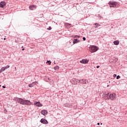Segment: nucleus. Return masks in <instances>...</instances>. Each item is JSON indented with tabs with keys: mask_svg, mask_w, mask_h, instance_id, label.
<instances>
[{
	"mask_svg": "<svg viewBox=\"0 0 127 127\" xmlns=\"http://www.w3.org/2000/svg\"><path fill=\"white\" fill-rule=\"evenodd\" d=\"M16 101L19 104H20L21 105H23L24 99L20 98H17L16 99Z\"/></svg>",
	"mask_w": 127,
	"mask_h": 127,
	"instance_id": "7ed1b4c3",
	"label": "nucleus"
},
{
	"mask_svg": "<svg viewBox=\"0 0 127 127\" xmlns=\"http://www.w3.org/2000/svg\"><path fill=\"white\" fill-rule=\"evenodd\" d=\"M110 86V85H107V87H109Z\"/></svg>",
	"mask_w": 127,
	"mask_h": 127,
	"instance_id": "4c0bfd02",
	"label": "nucleus"
},
{
	"mask_svg": "<svg viewBox=\"0 0 127 127\" xmlns=\"http://www.w3.org/2000/svg\"><path fill=\"white\" fill-rule=\"evenodd\" d=\"M29 8L31 10H34V9H36V6L35 5H30L29 7Z\"/></svg>",
	"mask_w": 127,
	"mask_h": 127,
	"instance_id": "1a4fd4ad",
	"label": "nucleus"
},
{
	"mask_svg": "<svg viewBox=\"0 0 127 127\" xmlns=\"http://www.w3.org/2000/svg\"><path fill=\"white\" fill-rule=\"evenodd\" d=\"M81 84H83V85H86V84H88L89 83V81L88 79H83L80 80Z\"/></svg>",
	"mask_w": 127,
	"mask_h": 127,
	"instance_id": "39448f33",
	"label": "nucleus"
},
{
	"mask_svg": "<svg viewBox=\"0 0 127 127\" xmlns=\"http://www.w3.org/2000/svg\"><path fill=\"white\" fill-rule=\"evenodd\" d=\"M15 70L16 69V67H15Z\"/></svg>",
	"mask_w": 127,
	"mask_h": 127,
	"instance_id": "c9c22d12",
	"label": "nucleus"
},
{
	"mask_svg": "<svg viewBox=\"0 0 127 127\" xmlns=\"http://www.w3.org/2000/svg\"><path fill=\"white\" fill-rule=\"evenodd\" d=\"M114 43L115 45H119V44L118 41H115L114 42Z\"/></svg>",
	"mask_w": 127,
	"mask_h": 127,
	"instance_id": "a211bd4d",
	"label": "nucleus"
},
{
	"mask_svg": "<svg viewBox=\"0 0 127 127\" xmlns=\"http://www.w3.org/2000/svg\"><path fill=\"white\" fill-rule=\"evenodd\" d=\"M4 68H5V70L6 69H8V68H9V65H7L6 66H4Z\"/></svg>",
	"mask_w": 127,
	"mask_h": 127,
	"instance_id": "412c9836",
	"label": "nucleus"
},
{
	"mask_svg": "<svg viewBox=\"0 0 127 127\" xmlns=\"http://www.w3.org/2000/svg\"><path fill=\"white\" fill-rule=\"evenodd\" d=\"M48 113V112H47V111L45 110H42L41 111L42 115H43L44 116L47 115Z\"/></svg>",
	"mask_w": 127,
	"mask_h": 127,
	"instance_id": "ddd939ff",
	"label": "nucleus"
},
{
	"mask_svg": "<svg viewBox=\"0 0 127 127\" xmlns=\"http://www.w3.org/2000/svg\"><path fill=\"white\" fill-rule=\"evenodd\" d=\"M110 97L109 96H103V98L104 99V100H110V98L109 97Z\"/></svg>",
	"mask_w": 127,
	"mask_h": 127,
	"instance_id": "f3484780",
	"label": "nucleus"
},
{
	"mask_svg": "<svg viewBox=\"0 0 127 127\" xmlns=\"http://www.w3.org/2000/svg\"><path fill=\"white\" fill-rule=\"evenodd\" d=\"M22 51H24V49H22Z\"/></svg>",
	"mask_w": 127,
	"mask_h": 127,
	"instance_id": "72a5a7b5",
	"label": "nucleus"
},
{
	"mask_svg": "<svg viewBox=\"0 0 127 127\" xmlns=\"http://www.w3.org/2000/svg\"><path fill=\"white\" fill-rule=\"evenodd\" d=\"M47 63H49V65H51V62H50V61H48Z\"/></svg>",
	"mask_w": 127,
	"mask_h": 127,
	"instance_id": "b1692460",
	"label": "nucleus"
},
{
	"mask_svg": "<svg viewBox=\"0 0 127 127\" xmlns=\"http://www.w3.org/2000/svg\"><path fill=\"white\" fill-rule=\"evenodd\" d=\"M5 39H6L5 38H4V40H5Z\"/></svg>",
	"mask_w": 127,
	"mask_h": 127,
	"instance_id": "f704fd0d",
	"label": "nucleus"
},
{
	"mask_svg": "<svg viewBox=\"0 0 127 127\" xmlns=\"http://www.w3.org/2000/svg\"><path fill=\"white\" fill-rule=\"evenodd\" d=\"M31 102L28 100H24L23 105H26V106H30L31 105Z\"/></svg>",
	"mask_w": 127,
	"mask_h": 127,
	"instance_id": "20e7f679",
	"label": "nucleus"
},
{
	"mask_svg": "<svg viewBox=\"0 0 127 127\" xmlns=\"http://www.w3.org/2000/svg\"><path fill=\"white\" fill-rule=\"evenodd\" d=\"M79 83H80V80H78Z\"/></svg>",
	"mask_w": 127,
	"mask_h": 127,
	"instance_id": "e433bc0d",
	"label": "nucleus"
},
{
	"mask_svg": "<svg viewBox=\"0 0 127 127\" xmlns=\"http://www.w3.org/2000/svg\"><path fill=\"white\" fill-rule=\"evenodd\" d=\"M2 71V70L1 69H0V73H1Z\"/></svg>",
	"mask_w": 127,
	"mask_h": 127,
	"instance_id": "c85d7f7f",
	"label": "nucleus"
},
{
	"mask_svg": "<svg viewBox=\"0 0 127 127\" xmlns=\"http://www.w3.org/2000/svg\"><path fill=\"white\" fill-rule=\"evenodd\" d=\"M79 42H80V41L78 40V39H74V41L73 42V44H75L78 43Z\"/></svg>",
	"mask_w": 127,
	"mask_h": 127,
	"instance_id": "2eb2a0df",
	"label": "nucleus"
},
{
	"mask_svg": "<svg viewBox=\"0 0 127 127\" xmlns=\"http://www.w3.org/2000/svg\"><path fill=\"white\" fill-rule=\"evenodd\" d=\"M36 84H38V82H37V81L33 82H32V83L30 84L29 85V87L30 88H32V87H33L34 86H35V85H36Z\"/></svg>",
	"mask_w": 127,
	"mask_h": 127,
	"instance_id": "9d476101",
	"label": "nucleus"
},
{
	"mask_svg": "<svg viewBox=\"0 0 127 127\" xmlns=\"http://www.w3.org/2000/svg\"><path fill=\"white\" fill-rule=\"evenodd\" d=\"M115 94L108 93V96H115Z\"/></svg>",
	"mask_w": 127,
	"mask_h": 127,
	"instance_id": "4be33fe9",
	"label": "nucleus"
},
{
	"mask_svg": "<svg viewBox=\"0 0 127 127\" xmlns=\"http://www.w3.org/2000/svg\"><path fill=\"white\" fill-rule=\"evenodd\" d=\"M1 70H2V71L3 72V71H4V70H5V68H4V67H3L1 68Z\"/></svg>",
	"mask_w": 127,
	"mask_h": 127,
	"instance_id": "5701e85b",
	"label": "nucleus"
},
{
	"mask_svg": "<svg viewBox=\"0 0 127 127\" xmlns=\"http://www.w3.org/2000/svg\"><path fill=\"white\" fill-rule=\"evenodd\" d=\"M54 69L56 70H59V66H56L54 67Z\"/></svg>",
	"mask_w": 127,
	"mask_h": 127,
	"instance_id": "6ab92c4d",
	"label": "nucleus"
},
{
	"mask_svg": "<svg viewBox=\"0 0 127 127\" xmlns=\"http://www.w3.org/2000/svg\"><path fill=\"white\" fill-rule=\"evenodd\" d=\"M80 63H81V64H87L89 63V60L83 59L82 61H80Z\"/></svg>",
	"mask_w": 127,
	"mask_h": 127,
	"instance_id": "423d86ee",
	"label": "nucleus"
},
{
	"mask_svg": "<svg viewBox=\"0 0 127 127\" xmlns=\"http://www.w3.org/2000/svg\"><path fill=\"white\" fill-rule=\"evenodd\" d=\"M6 3L4 1H1L0 3V7H4L5 6Z\"/></svg>",
	"mask_w": 127,
	"mask_h": 127,
	"instance_id": "f8f14e48",
	"label": "nucleus"
},
{
	"mask_svg": "<svg viewBox=\"0 0 127 127\" xmlns=\"http://www.w3.org/2000/svg\"><path fill=\"white\" fill-rule=\"evenodd\" d=\"M108 4L110 7H118V3L117 2L109 1Z\"/></svg>",
	"mask_w": 127,
	"mask_h": 127,
	"instance_id": "f257e3e1",
	"label": "nucleus"
},
{
	"mask_svg": "<svg viewBox=\"0 0 127 127\" xmlns=\"http://www.w3.org/2000/svg\"><path fill=\"white\" fill-rule=\"evenodd\" d=\"M83 40L85 41V40H86V38L83 37Z\"/></svg>",
	"mask_w": 127,
	"mask_h": 127,
	"instance_id": "cd10ccee",
	"label": "nucleus"
},
{
	"mask_svg": "<svg viewBox=\"0 0 127 127\" xmlns=\"http://www.w3.org/2000/svg\"><path fill=\"white\" fill-rule=\"evenodd\" d=\"M100 125H103V123H101V124Z\"/></svg>",
	"mask_w": 127,
	"mask_h": 127,
	"instance_id": "58836bf2",
	"label": "nucleus"
},
{
	"mask_svg": "<svg viewBox=\"0 0 127 127\" xmlns=\"http://www.w3.org/2000/svg\"><path fill=\"white\" fill-rule=\"evenodd\" d=\"M97 125L98 126H100V123H97Z\"/></svg>",
	"mask_w": 127,
	"mask_h": 127,
	"instance_id": "7c9ffc66",
	"label": "nucleus"
},
{
	"mask_svg": "<svg viewBox=\"0 0 127 127\" xmlns=\"http://www.w3.org/2000/svg\"><path fill=\"white\" fill-rule=\"evenodd\" d=\"M64 107H66V108H72V105L70 103H65L64 105Z\"/></svg>",
	"mask_w": 127,
	"mask_h": 127,
	"instance_id": "9b49d317",
	"label": "nucleus"
},
{
	"mask_svg": "<svg viewBox=\"0 0 127 127\" xmlns=\"http://www.w3.org/2000/svg\"><path fill=\"white\" fill-rule=\"evenodd\" d=\"M96 68H100V66H99V65H98V66H96Z\"/></svg>",
	"mask_w": 127,
	"mask_h": 127,
	"instance_id": "c756f323",
	"label": "nucleus"
},
{
	"mask_svg": "<svg viewBox=\"0 0 127 127\" xmlns=\"http://www.w3.org/2000/svg\"><path fill=\"white\" fill-rule=\"evenodd\" d=\"M67 25H71V24L67 23Z\"/></svg>",
	"mask_w": 127,
	"mask_h": 127,
	"instance_id": "2f4dec72",
	"label": "nucleus"
},
{
	"mask_svg": "<svg viewBox=\"0 0 127 127\" xmlns=\"http://www.w3.org/2000/svg\"><path fill=\"white\" fill-rule=\"evenodd\" d=\"M94 25H96L95 28H98V27H99V26H100V24H99L98 23H95Z\"/></svg>",
	"mask_w": 127,
	"mask_h": 127,
	"instance_id": "aec40b11",
	"label": "nucleus"
},
{
	"mask_svg": "<svg viewBox=\"0 0 127 127\" xmlns=\"http://www.w3.org/2000/svg\"><path fill=\"white\" fill-rule=\"evenodd\" d=\"M90 51L92 53L96 52V51H98V48L95 46H92L91 47H90Z\"/></svg>",
	"mask_w": 127,
	"mask_h": 127,
	"instance_id": "f03ea898",
	"label": "nucleus"
},
{
	"mask_svg": "<svg viewBox=\"0 0 127 127\" xmlns=\"http://www.w3.org/2000/svg\"><path fill=\"white\" fill-rule=\"evenodd\" d=\"M51 29H52V28H51V27H49V28H47L48 30H51Z\"/></svg>",
	"mask_w": 127,
	"mask_h": 127,
	"instance_id": "393cba45",
	"label": "nucleus"
},
{
	"mask_svg": "<svg viewBox=\"0 0 127 127\" xmlns=\"http://www.w3.org/2000/svg\"><path fill=\"white\" fill-rule=\"evenodd\" d=\"M35 106L36 107H42V104L40 103V102H35L34 104Z\"/></svg>",
	"mask_w": 127,
	"mask_h": 127,
	"instance_id": "6e6552de",
	"label": "nucleus"
},
{
	"mask_svg": "<svg viewBox=\"0 0 127 127\" xmlns=\"http://www.w3.org/2000/svg\"><path fill=\"white\" fill-rule=\"evenodd\" d=\"M108 97V98H109V99H110V100H116L117 97L116 96H107Z\"/></svg>",
	"mask_w": 127,
	"mask_h": 127,
	"instance_id": "4468645a",
	"label": "nucleus"
},
{
	"mask_svg": "<svg viewBox=\"0 0 127 127\" xmlns=\"http://www.w3.org/2000/svg\"><path fill=\"white\" fill-rule=\"evenodd\" d=\"M2 88H5V86H2Z\"/></svg>",
	"mask_w": 127,
	"mask_h": 127,
	"instance_id": "473e14b6",
	"label": "nucleus"
},
{
	"mask_svg": "<svg viewBox=\"0 0 127 127\" xmlns=\"http://www.w3.org/2000/svg\"><path fill=\"white\" fill-rule=\"evenodd\" d=\"M113 77H114V78H115V77H117V74H114Z\"/></svg>",
	"mask_w": 127,
	"mask_h": 127,
	"instance_id": "bb28decb",
	"label": "nucleus"
},
{
	"mask_svg": "<svg viewBox=\"0 0 127 127\" xmlns=\"http://www.w3.org/2000/svg\"><path fill=\"white\" fill-rule=\"evenodd\" d=\"M40 122L41 124H44L45 125H47V124H48V121H47V120H46L45 119H42L40 120Z\"/></svg>",
	"mask_w": 127,
	"mask_h": 127,
	"instance_id": "0eeeda50",
	"label": "nucleus"
},
{
	"mask_svg": "<svg viewBox=\"0 0 127 127\" xmlns=\"http://www.w3.org/2000/svg\"><path fill=\"white\" fill-rule=\"evenodd\" d=\"M73 81L74 82V83H73V84L74 85H76L77 84V82H78V79H76V78H73Z\"/></svg>",
	"mask_w": 127,
	"mask_h": 127,
	"instance_id": "dca6fc26",
	"label": "nucleus"
},
{
	"mask_svg": "<svg viewBox=\"0 0 127 127\" xmlns=\"http://www.w3.org/2000/svg\"><path fill=\"white\" fill-rule=\"evenodd\" d=\"M120 78H121V76H120V75H118V76H117V79H120Z\"/></svg>",
	"mask_w": 127,
	"mask_h": 127,
	"instance_id": "a878e982",
	"label": "nucleus"
}]
</instances>
